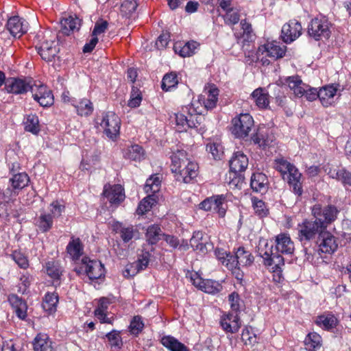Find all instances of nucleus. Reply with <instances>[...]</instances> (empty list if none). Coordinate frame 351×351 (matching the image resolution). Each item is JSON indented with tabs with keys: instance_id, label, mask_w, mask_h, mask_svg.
Returning a JSON list of instances; mask_svg holds the SVG:
<instances>
[{
	"instance_id": "obj_1",
	"label": "nucleus",
	"mask_w": 351,
	"mask_h": 351,
	"mask_svg": "<svg viewBox=\"0 0 351 351\" xmlns=\"http://www.w3.org/2000/svg\"><path fill=\"white\" fill-rule=\"evenodd\" d=\"M219 89L214 84L206 86L204 95H201L191 104L182 108L174 114L176 130L186 131L188 128H197L202 119V114L205 110L214 108L218 101Z\"/></svg>"
},
{
	"instance_id": "obj_2",
	"label": "nucleus",
	"mask_w": 351,
	"mask_h": 351,
	"mask_svg": "<svg viewBox=\"0 0 351 351\" xmlns=\"http://www.w3.org/2000/svg\"><path fill=\"white\" fill-rule=\"evenodd\" d=\"M95 124L110 139L114 141L119 135L121 119L114 112H103L96 118Z\"/></svg>"
},
{
	"instance_id": "obj_3",
	"label": "nucleus",
	"mask_w": 351,
	"mask_h": 351,
	"mask_svg": "<svg viewBox=\"0 0 351 351\" xmlns=\"http://www.w3.org/2000/svg\"><path fill=\"white\" fill-rule=\"evenodd\" d=\"M312 215L315 221L324 229L333 223L337 218L339 210L334 205L323 206L320 204H315L311 208Z\"/></svg>"
},
{
	"instance_id": "obj_4",
	"label": "nucleus",
	"mask_w": 351,
	"mask_h": 351,
	"mask_svg": "<svg viewBox=\"0 0 351 351\" xmlns=\"http://www.w3.org/2000/svg\"><path fill=\"white\" fill-rule=\"evenodd\" d=\"M257 252L264 260V265L266 266H271L274 271H280L282 265H285V260L280 252H274L273 245L269 246L267 241H260Z\"/></svg>"
},
{
	"instance_id": "obj_5",
	"label": "nucleus",
	"mask_w": 351,
	"mask_h": 351,
	"mask_svg": "<svg viewBox=\"0 0 351 351\" xmlns=\"http://www.w3.org/2000/svg\"><path fill=\"white\" fill-rule=\"evenodd\" d=\"M74 271L78 274H86L90 280L99 279L105 276L104 265L99 261L90 260L88 257H83L79 266Z\"/></svg>"
},
{
	"instance_id": "obj_6",
	"label": "nucleus",
	"mask_w": 351,
	"mask_h": 351,
	"mask_svg": "<svg viewBox=\"0 0 351 351\" xmlns=\"http://www.w3.org/2000/svg\"><path fill=\"white\" fill-rule=\"evenodd\" d=\"M308 32L317 40L328 39L331 34L330 23L325 16L315 17L311 20L308 27Z\"/></svg>"
},
{
	"instance_id": "obj_7",
	"label": "nucleus",
	"mask_w": 351,
	"mask_h": 351,
	"mask_svg": "<svg viewBox=\"0 0 351 351\" xmlns=\"http://www.w3.org/2000/svg\"><path fill=\"white\" fill-rule=\"evenodd\" d=\"M324 230L315 220L305 219L298 225V239L303 245H306L310 241L319 236L320 232Z\"/></svg>"
},
{
	"instance_id": "obj_8",
	"label": "nucleus",
	"mask_w": 351,
	"mask_h": 351,
	"mask_svg": "<svg viewBox=\"0 0 351 351\" xmlns=\"http://www.w3.org/2000/svg\"><path fill=\"white\" fill-rule=\"evenodd\" d=\"M232 133L239 138L247 136L254 125L252 117L248 113L240 114L232 121Z\"/></svg>"
},
{
	"instance_id": "obj_9",
	"label": "nucleus",
	"mask_w": 351,
	"mask_h": 351,
	"mask_svg": "<svg viewBox=\"0 0 351 351\" xmlns=\"http://www.w3.org/2000/svg\"><path fill=\"white\" fill-rule=\"evenodd\" d=\"M199 208L206 211L214 210L220 217H223L226 213V197L224 195H213L202 201Z\"/></svg>"
},
{
	"instance_id": "obj_10",
	"label": "nucleus",
	"mask_w": 351,
	"mask_h": 351,
	"mask_svg": "<svg viewBox=\"0 0 351 351\" xmlns=\"http://www.w3.org/2000/svg\"><path fill=\"white\" fill-rule=\"evenodd\" d=\"M33 98L41 106L48 107L53 104L54 98L51 90L40 82L34 83L31 86Z\"/></svg>"
},
{
	"instance_id": "obj_11",
	"label": "nucleus",
	"mask_w": 351,
	"mask_h": 351,
	"mask_svg": "<svg viewBox=\"0 0 351 351\" xmlns=\"http://www.w3.org/2000/svg\"><path fill=\"white\" fill-rule=\"evenodd\" d=\"M51 37L36 46L38 53L47 62L52 61L59 51L58 42L56 40V36Z\"/></svg>"
},
{
	"instance_id": "obj_12",
	"label": "nucleus",
	"mask_w": 351,
	"mask_h": 351,
	"mask_svg": "<svg viewBox=\"0 0 351 351\" xmlns=\"http://www.w3.org/2000/svg\"><path fill=\"white\" fill-rule=\"evenodd\" d=\"M302 32L301 23L295 19H292L282 26L281 38L285 43H291L298 38Z\"/></svg>"
},
{
	"instance_id": "obj_13",
	"label": "nucleus",
	"mask_w": 351,
	"mask_h": 351,
	"mask_svg": "<svg viewBox=\"0 0 351 351\" xmlns=\"http://www.w3.org/2000/svg\"><path fill=\"white\" fill-rule=\"evenodd\" d=\"M317 244L319 251L325 254H332L338 247L337 238L326 230L320 232Z\"/></svg>"
},
{
	"instance_id": "obj_14",
	"label": "nucleus",
	"mask_w": 351,
	"mask_h": 351,
	"mask_svg": "<svg viewBox=\"0 0 351 351\" xmlns=\"http://www.w3.org/2000/svg\"><path fill=\"white\" fill-rule=\"evenodd\" d=\"M103 195L112 205L119 206L125 199L124 189L120 184H106L104 187Z\"/></svg>"
},
{
	"instance_id": "obj_15",
	"label": "nucleus",
	"mask_w": 351,
	"mask_h": 351,
	"mask_svg": "<svg viewBox=\"0 0 351 351\" xmlns=\"http://www.w3.org/2000/svg\"><path fill=\"white\" fill-rule=\"evenodd\" d=\"M220 326L227 333H237L241 327V321L238 314L228 313L221 317Z\"/></svg>"
},
{
	"instance_id": "obj_16",
	"label": "nucleus",
	"mask_w": 351,
	"mask_h": 351,
	"mask_svg": "<svg viewBox=\"0 0 351 351\" xmlns=\"http://www.w3.org/2000/svg\"><path fill=\"white\" fill-rule=\"evenodd\" d=\"M274 139L272 131L265 127H260L252 137L254 143L263 150H265L267 147L271 146Z\"/></svg>"
},
{
	"instance_id": "obj_17",
	"label": "nucleus",
	"mask_w": 351,
	"mask_h": 351,
	"mask_svg": "<svg viewBox=\"0 0 351 351\" xmlns=\"http://www.w3.org/2000/svg\"><path fill=\"white\" fill-rule=\"evenodd\" d=\"M6 27L14 37L20 38L27 32L28 23L22 18L14 16L8 19Z\"/></svg>"
},
{
	"instance_id": "obj_18",
	"label": "nucleus",
	"mask_w": 351,
	"mask_h": 351,
	"mask_svg": "<svg viewBox=\"0 0 351 351\" xmlns=\"http://www.w3.org/2000/svg\"><path fill=\"white\" fill-rule=\"evenodd\" d=\"M191 280L194 286L208 293L215 294L219 293L222 289V286L218 282L210 279H203L197 274L195 278H191Z\"/></svg>"
},
{
	"instance_id": "obj_19",
	"label": "nucleus",
	"mask_w": 351,
	"mask_h": 351,
	"mask_svg": "<svg viewBox=\"0 0 351 351\" xmlns=\"http://www.w3.org/2000/svg\"><path fill=\"white\" fill-rule=\"evenodd\" d=\"M294 249V243L288 234L281 233L276 237L275 251L282 254H292Z\"/></svg>"
},
{
	"instance_id": "obj_20",
	"label": "nucleus",
	"mask_w": 351,
	"mask_h": 351,
	"mask_svg": "<svg viewBox=\"0 0 351 351\" xmlns=\"http://www.w3.org/2000/svg\"><path fill=\"white\" fill-rule=\"evenodd\" d=\"M232 259H233V263H234L232 270L239 269L240 267L250 266L254 261L252 254L249 251L245 250L243 247H239L237 249L235 254H233Z\"/></svg>"
},
{
	"instance_id": "obj_21",
	"label": "nucleus",
	"mask_w": 351,
	"mask_h": 351,
	"mask_svg": "<svg viewBox=\"0 0 351 351\" xmlns=\"http://www.w3.org/2000/svg\"><path fill=\"white\" fill-rule=\"evenodd\" d=\"M258 51L262 53H266L267 56L275 59L282 58L286 52V47L281 46L278 42L272 41L262 45L258 48Z\"/></svg>"
},
{
	"instance_id": "obj_22",
	"label": "nucleus",
	"mask_w": 351,
	"mask_h": 351,
	"mask_svg": "<svg viewBox=\"0 0 351 351\" xmlns=\"http://www.w3.org/2000/svg\"><path fill=\"white\" fill-rule=\"evenodd\" d=\"M269 186V180L265 174L259 172L252 173L250 186L253 191L265 193L267 191Z\"/></svg>"
},
{
	"instance_id": "obj_23",
	"label": "nucleus",
	"mask_w": 351,
	"mask_h": 351,
	"mask_svg": "<svg viewBox=\"0 0 351 351\" xmlns=\"http://www.w3.org/2000/svg\"><path fill=\"white\" fill-rule=\"evenodd\" d=\"M337 88L334 85L325 86L319 90V99L322 105L328 107L336 101Z\"/></svg>"
},
{
	"instance_id": "obj_24",
	"label": "nucleus",
	"mask_w": 351,
	"mask_h": 351,
	"mask_svg": "<svg viewBox=\"0 0 351 351\" xmlns=\"http://www.w3.org/2000/svg\"><path fill=\"white\" fill-rule=\"evenodd\" d=\"M31 86L28 82L22 79L10 78L5 82V87L8 92L15 94L26 93Z\"/></svg>"
},
{
	"instance_id": "obj_25",
	"label": "nucleus",
	"mask_w": 351,
	"mask_h": 351,
	"mask_svg": "<svg viewBox=\"0 0 351 351\" xmlns=\"http://www.w3.org/2000/svg\"><path fill=\"white\" fill-rule=\"evenodd\" d=\"M8 300L19 318L25 319L27 317V305L26 302L16 294L8 295Z\"/></svg>"
},
{
	"instance_id": "obj_26",
	"label": "nucleus",
	"mask_w": 351,
	"mask_h": 351,
	"mask_svg": "<svg viewBox=\"0 0 351 351\" xmlns=\"http://www.w3.org/2000/svg\"><path fill=\"white\" fill-rule=\"evenodd\" d=\"M286 84L298 97H302L305 88H307L306 84L304 83L298 75L288 77L285 80Z\"/></svg>"
},
{
	"instance_id": "obj_27",
	"label": "nucleus",
	"mask_w": 351,
	"mask_h": 351,
	"mask_svg": "<svg viewBox=\"0 0 351 351\" xmlns=\"http://www.w3.org/2000/svg\"><path fill=\"white\" fill-rule=\"evenodd\" d=\"M66 252L73 261L79 260L84 252V245L80 239L71 237L66 246Z\"/></svg>"
},
{
	"instance_id": "obj_28",
	"label": "nucleus",
	"mask_w": 351,
	"mask_h": 351,
	"mask_svg": "<svg viewBox=\"0 0 351 351\" xmlns=\"http://www.w3.org/2000/svg\"><path fill=\"white\" fill-rule=\"evenodd\" d=\"M199 45V43L194 40L187 42L184 44L177 43L174 45V51L182 57H190L195 54Z\"/></svg>"
},
{
	"instance_id": "obj_29",
	"label": "nucleus",
	"mask_w": 351,
	"mask_h": 351,
	"mask_svg": "<svg viewBox=\"0 0 351 351\" xmlns=\"http://www.w3.org/2000/svg\"><path fill=\"white\" fill-rule=\"evenodd\" d=\"M315 324L324 330H330L336 327L338 320L334 315L328 313L317 316Z\"/></svg>"
},
{
	"instance_id": "obj_30",
	"label": "nucleus",
	"mask_w": 351,
	"mask_h": 351,
	"mask_svg": "<svg viewBox=\"0 0 351 351\" xmlns=\"http://www.w3.org/2000/svg\"><path fill=\"white\" fill-rule=\"evenodd\" d=\"M251 96L254 102L259 108L265 109L269 106V97L268 93L264 88H256L252 92Z\"/></svg>"
},
{
	"instance_id": "obj_31",
	"label": "nucleus",
	"mask_w": 351,
	"mask_h": 351,
	"mask_svg": "<svg viewBox=\"0 0 351 351\" xmlns=\"http://www.w3.org/2000/svg\"><path fill=\"white\" fill-rule=\"evenodd\" d=\"M247 155H234L229 161L230 171L242 173L248 166Z\"/></svg>"
},
{
	"instance_id": "obj_32",
	"label": "nucleus",
	"mask_w": 351,
	"mask_h": 351,
	"mask_svg": "<svg viewBox=\"0 0 351 351\" xmlns=\"http://www.w3.org/2000/svg\"><path fill=\"white\" fill-rule=\"evenodd\" d=\"M164 237L165 233L159 225L154 224L149 226L147 229L145 237L149 244H156L159 241L163 239Z\"/></svg>"
},
{
	"instance_id": "obj_33",
	"label": "nucleus",
	"mask_w": 351,
	"mask_h": 351,
	"mask_svg": "<svg viewBox=\"0 0 351 351\" xmlns=\"http://www.w3.org/2000/svg\"><path fill=\"white\" fill-rule=\"evenodd\" d=\"M328 174L332 178L341 182L345 188L351 191V173L342 168L338 170H330Z\"/></svg>"
},
{
	"instance_id": "obj_34",
	"label": "nucleus",
	"mask_w": 351,
	"mask_h": 351,
	"mask_svg": "<svg viewBox=\"0 0 351 351\" xmlns=\"http://www.w3.org/2000/svg\"><path fill=\"white\" fill-rule=\"evenodd\" d=\"M72 106L75 108L77 114L81 117L90 116L94 110L93 103L86 98L82 99L78 102L75 101Z\"/></svg>"
},
{
	"instance_id": "obj_35",
	"label": "nucleus",
	"mask_w": 351,
	"mask_h": 351,
	"mask_svg": "<svg viewBox=\"0 0 351 351\" xmlns=\"http://www.w3.org/2000/svg\"><path fill=\"white\" fill-rule=\"evenodd\" d=\"M190 245L199 253L204 254L207 252L206 241L202 232H195L190 239Z\"/></svg>"
},
{
	"instance_id": "obj_36",
	"label": "nucleus",
	"mask_w": 351,
	"mask_h": 351,
	"mask_svg": "<svg viewBox=\"0 0 351 351\" xmlns=\"http://www.w3.org/2000/svg\"><path fill=\"white\" fill-rule=\"evenodd\" d=\"M52 342L45 334H38L34 339V351H53Z\"/></svg>"
},
{
	"instance_id": "obj_37",
	"label": "nucleus",
	"mask_w": 351,
	"mask_h": 351,
	"mask_svg": "<svg viewBox=\"0 0 351 351\" xmlns=\"http://www.w3.org/2000/svg\"><path fill=\"white\" fill-rule=\"evenodd\" d=\"M81 21L78 18L69 16L61 21V30L63 34L69 35L75 30H78Z\"/></svg>"
},
{
	"instance_id": "obj_38",
	"label": "nucleus",
	"mask_w": 351,
	"mask_h": 351,
	"mask_svg": "<svg viewBox=\"0 0 351 351\" xmlns=\"http://www.w3.org/2000/svg\"><path fill=\"white\" fill-rule=\"evenodd\" d=\"M160 343L170 351H184L186 348L184 343L171 335L162 337Z\"/></svg>"
},
{
	"instance_id": "obj_39",
	"label": "nucleus",
	"mask_w": 351,
	"mask_h": 351,
	"mask_svg": "<svg viewBox=\"0 0 351 351\" xmlns=\"http://www.w3.org/2000/svg\"><path fill=\"white\" fill-rule=\"evenodd\" d=\"M198 165L196 162L190 161L188 159L185 167L182 170L181 178L185 183L190 182L194 178L197 176V171Z\"/></svg>"
},
{
	"instance_id": "obj_40",
	"label": "nucleus",
	"mask_w": 351,
	"mask_h": 351,
	"mask_svg": "<svg viewBox=\"0 0 351 351\" xmlns=\"http://www.w3.org/2000/svg\"><path fill=\"white\" fill-rule=\"evenodd\" d=\"M58 302V293L48 292L45 295L42 306L45 311L48 312L49 314H51L56 311Z\"/></svg>"
},
{
	"instance_id": "obj_41",
	"label": "nucleus",
	"mask_w": 351,
	"mask_h": 351,
	"mask_svg": "<svg viewBox=\"0 0 351 351\" xmlns=\"http://www.w3.org/2000/svg\"><path fill=\"white\" fill-rule=\"evenodd\" d=\"M29 176L25 173H17L12 175L10 178V182L13 189H22L27 186L29 182Z\"/></svg>"
},
{
	"instance_id": "obj_42",
	"label": "nucleus",
	"mask_w": 351,
	"mask_h": 351,
	"mask_svg": "<svg viewBox=\"0 0 351 351\" xmlns=\"http://www.w3.org/2000/svg\"><path fill=\"white\" fill-rule=\"evenodd\" d=\"M252 204L255 215L259 218H264L269 215V207L262 199H260L256 197H252Z\"/></svg>"
},
{
	"instance_id": "obj_43",
	"label": "nucleus",
	"mask_w": 351,
	"mask_h": 351,
	"mask_svg": "<svg viewBox=\"0 0 351 351\" xmlns=\"http://www.w3.org/2000/svg\"><path fill=\"white\" fill-rule=\"evenodd\" d=\"M302 174L298 170H294V173L289 176V184L291 191L298 196H301L303 192L301 182Z\"/></svg>"
},
{
	"instance_id": "obj_44",
	"label": "nucleus",
	"mask_w": 351,
	"mask_h": 351,
	"mask_svg": "<svg viewBox=\"0 0 351 351\" xmlns=\"http://www.w3.org/2000/svg\"><path fill=\"white\" fill-rule=\"evenodd\" d=\"M245 178L241 173L229 171L226 176V182L230 189H241Z\"/></svg>"
},
{
	"instance_id": "obj_45",
	"label": "nucleus",
	"mask_w": 351,
	"mask_h": 351,
	"mask_svg": "<svg viewBox=\"0 0 351 351\" xmlns=\"http://www.w3.org/2000/svg\"><path fill=\"white\" fill-rule=\"evenodd\" d=\"M215 254L222 265L226 266L229 270H232V267L234 264L233 263V259H232V254L228 252L223 249L217 248L215 250Z\"/></svg>"
},
{
	"instance_id": "obj_46",
	"label": "nucleus",
	"mask_w": 351,
	"mask_h": 351,
	"mask_svg": "<svg viewBox=\"0 0 351 351\" xmlns=\"http://www.w3.org/2000/svg\"><path fill=\"white\" fill-rule=\"evenodd\" d=\"M156 203V195L149 194L146 197L143 198L140 202L136 209V213L140 215L145 214L147 211L150 210V209Z\"/></svg>"
},
{
	"instance_id": "obj_47",
	"label": "nucleus",
	"mask_w": 351,
	"mask_h": 351,
	"mask_svg": "<svg viewBox=\"0 0 351 351\" xmlns=\"http://www.w3.org/2000/svg\"><path fill=\"white\" fill-rule=\"evenodd\" d=\"M116 232L119 234L120 237L125 243L129 242L134 237L137 232L136 230L132 226H123L122 224H119L116 226Z\"/></svg>"
},
{
	"instance_id": "obj_48",
	"label": "nucleus",
	"mask_w": 351,
	"mask_h": 351,
	"mask_svg": "<svg viewBox=\"0 0 351 351\" xmlns=\"http://www.w3.org/2000/svg\"><path fill=\"white\" fill-rule=\"evenodd\" d=\"M178 84V78L176 73H167L162 78L161 88L165 91H170Z\"/></svg>"
},
{
	"instance_id": "obj_49",
	"label": "nucleus",
	"mask_w": 351,
	"mask_h": 351,
	"mask_svg": "<svg viewBox=\"0 0 351 351\" xmlns=\"http://www.w3.org/2000/svg\"><path fill=\"white\" fill-rule=\"evenodd\" d=\"M53 218L51 214H41L36 220V225L43 232H48L53 226Z\"/></svg>"
},
{
	"instance_id": "obj_50",
	"label": "nucleus",
	"mask_w": 351,
	"mask_h": 351,
	"mask_svg": "<svg viewBox=\"0 0 351 351\" xmlns=\"http://www.w3.org/2000/svg\"><path fill=\"white\" fill-rule=\"evenodd\" d=\"M182 158L180 157V155H171V171L173 173H178L181 177L182 170L185 167L188 158L185 156L186 155H181Z\"/></svg>"
},
{
	"instance_id": "obj_51",
	"label": "nucleus",
	"mask_w": 351,
	"mask_h": 351,
	"mask_svg": "<svg viewBox=\"0 0 351 351\" xmlns=\"http://www.w3.org/2000/svg\"><path fill=\"white\" fill-rule=\"evenodd\" d=\"M24 124L25 130L34 134H37L40 131L39 120L35 114L27 115Z\"/></svg>"
},
{
	"instance_id": "obj_52",
	"label": "nucleus",
	"mask_w": 351,
	"mask_h": 351,
	"mask_svg": "<svg viewBox=\"0 0 351 351\" xmlns=\"http://www.w3.org/2000/svg\"><path fill=\"white\" fill-rule=\"evenodd\" d=\"M275 169L282 174L288 173L289 176L294 173V170H298L293 165L282 158L275 160Z\"/></svg>"
},
{
	"instance_id": "obj_53",
	"label": "nucleus",
	"mask_w": 351,
	"mask_h": 351,
	"mask_svg": "<svg viewBox=\"0 0 351 351\" xmlns=\"http://www.w3.org/2000/svg\"><path fill=\"white\" fill-rule=\"evenodd\" d=\"M160 180L157 176H152L146 180L144 186V191L146 193H152L154 195L155 193L160 190Z\"/></svg>"
},
{
	"instance_id": "obj_54",
	"label": "nucleus",
	"mask_w": 351,
	"mask_h": 351,
	"mask_svg": "<svg viewBox=\"0 0 351 351\" xmlns=\"http://www.w3.org/2000/svg\"><path fill=\"white\" fill-rule=\"evenodd\" d=\"M46 271L49 276L54 280H60L62 269L60 264L55 261L46 263Z\"/></svg>"
},
{
	"instance_id": "obj_55",
	"label": "nucleus",
	"mask_w": 351,
	"mask_h": 351,
	"mask_svg": "<svg viewBox=\"0 0 351 351\" xmlns=\"http://www.w3.org/2000/svg\"><path fill=\"white\" fill-rule=\"evenodd\" d=\"M228 301L230 305L231 312L238 314L241 308L243 306V301L240 298L238 293L234 291L228 295Z\"/></svg>"
},
{
	"instance_id": "obj_56",
	"label": "nucleus",
	"mask_w": 351,
	"mask_h": 351,
	"mask_svg": "<svg viewBox=\"0 0 351 351\" xmlns=\"http://www.w3.org/2000/svg\"><path fill=\"white\" fill-rule=\"evenodd\" d=\"M322 337L317 332H310L304 340V343L310 350H313L321 346Z\"/></svg>"
},
{
	"instance_id": "obj_57",
	"label": "nucleus",
	"mask_w": 351,
	"mask_h": 351,
	"mask_svg": "<svg viewBox=\"0 0 351 351\" xmlns=\"http://www.w3.org/2000/svg\"><path fill=\"white\" fill-rule=\"evenodd\" d=\"M226 13L223 15L224 22L228 25H234L240 20V14L238 10L229 8L228 10H224Z\"/></svg>"
},
{
	"instance_id": "obj_58",
	"label": "nucleus",
	"mask_w": 351,
	"mask_h": 351,
	"mask_svg": "<svg viewBox=\"0 0 351 351\" xmlns=\"http://www.w3.org/2000/svg\"><path fill=\"white\" fill-rule=\"evenodd\" d=\"M106 338L112 348L121 349L123 346V341L120 335V332L113 330L106 335Z\"/></svg>"
},
{
	"instance_id": "obj_59",
	"label": "nucleus",
	"mask_w": 351,
	"mask_h": 351,
	"mask_svg": "<svg viewBox=\"0 0 351 351\" xmlns=\"http://www.w3.org/2000/svg\"><path fill=\"white\" fill-rule=\"evenodd\" d=\"M99 162L97 155H84L82 159L80 168L84 171H89L91 168L96 165Z\"/></svg>"
},
{
	"instance_id": "obj_60",
	"label": "nucleus",
	"mask_w": 351,
	"mask_h": 351,
	"mask_svg": "<svg viewBox=\"0 0 351 351\" xmlns=\"http://www.w3.org/2000/svg\"><path fill=\"white\" fill-rule=\"evenodd\" d=\"M144 328V323L141 316L136 315L133 317L130 324V332L135 336L138 335Z\"/></svg>"
},
{
	"instance_id": "obj_61",
	"label": "nucleus",
	"mask_w": 351,
	"mask_h": 351,
	"mask_svg": "<svg viewBox=\"0 0 351 351\" xmlns=\"http://www.w3.org/2000/svg\"><path fill=\"white\" fill-rule=\"evenodd\" d=\"M241 339L245 345L254 346L257 343V337L250 327H245L243 330Z\"/></svg>"
},
{
	"instance_id": "obj_62",
	"label": "nucleus",
	"mask_w": 351,
	"mask_h": 351,
	"mask_svg": "<svg viewBox=\"0 0 351 351\" xmlns=\"http://www.w3.org/2000/svg\"><path fill=\"white\" fill-rule=\"evenodd\" d=\"M142 101L141 92L137 88L132 87L130 93V98L128 101V105L130 108L138 107Z\"/></svg>"
},
{
	"instance_id": "obj_63",
	"label": "nucleus",
	"mask_w": 351,
	"mask_h": 351,
	"mask_svg": "<svg viewBox=\"0 0 351 351\" xmlns=\"http://www.w3.org/2000/svg\"><path fill=\"white\" fill-rule=\"evenodd\" d=\"M11 256L21 268L26 269L29 267V261L27 258L20 251H14L11 254Z\"/></svg>"
},
{
	"instance_id": "obj_64",
	"label": "nucleus",
	"mask_w": 351,
	"mask_h": 351,
	"mask_svg": "<svg viewBox=\"0 0 351 351\" xmlns=\"http://www.w3.org/2000/svg\"><path fill=\"white\" fill-rule=\"evenodd\" d=\"M49 214L51 215L53 219L60 217L62 213L64 212L65 210L64 205L60 204V202L58 200L52 202L49 206Z\"/></svg>"
}]
</instances>
